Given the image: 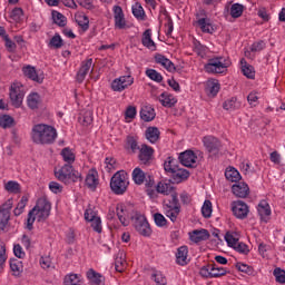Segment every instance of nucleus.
<instances>
[{
  "instance_id": "14",
  "label": "nucleus",
  "mask_w": 285,
  "mask_h": 285,
  "mask_svg": "<svg viewBox=\"0 0 285 285\" xmlns=\"http://www.w3.org/2000/svg\"><path fill=\"white\" fill-rule=\"evenodd\" d=\"M114 21L116 30H128V22L126 21V14H124V9L120 6H114Z\"/></svg>"
},
{
  "instance_id": "58",
  "label": "nucleus",
  "mask_w": 285,
  "mask_h": 285,
  "mask_svg": "<svg viewBox=\"0 0 285 285\" xmlns=\"http://www.w3.org/2000/svg\"><path fill=\"white\" fill-rule=\"evenodd\" d=\"M10 224V214H4L0 212V230H8Z\"/></svg>"
},
{
  "instance_id": "52",
  "label": "nucleus",
  "mask_w": 285,
  "mask_h": 285,
  "mask_svg": "<svg viewBox=\"0 0 285 285\" xmlns=\"http://www.w3.org/2000/svg\"><path fill=\"white\" fill-rule=\"evenodd\" d=\"M145 73L151 79V81H156L157 83H161V81H164L161 73L155 69H147Z\"/></svg>"
},
{
  "instance_id": "54",
  "label": "nucleus",
  "mask_w": 285,
  "mask_h": 285,
  "mask_svg": "<svg viewBox=\"0 0 285 285\" xmlns=\"http://www.w3.org/2000/svg\"><path fill=\"white\" fill-rule=\"evenodd\" d=\"M244 14V6L239 4V3H235L230 8V16L234 19H239V17Z\"/></svg>"
},
{
  "instance_id": "1",
  "label": "nucleus",
  "mask_w": 285,
  "mask_h": 285,
  "mask_svg": "<svg viewBox=\"0 0 285 285\" xmlns=\"http://www.w3.org/2000/svg\"><path fill=\"white\" fill-rule=\"evenodd\" d=\"M156 191L159 195H165L168 197L170 195L171 199H165L163 203L164 215L170 219V222H177V217L181 213V206H179V197L175 190L170 180H161L156 186Z\"/></svg>"
},
{
  "instance_id": "48",
  "label": "nucleus",
  "mask_w": 285,
  "mask_h": 285,
  "mask_svg": "<svg viewBox=\"0 0 285 285\" xmlns=\"http://www.w3.org/2000/svg\"><path fill=\"white\" fill-rule=\"evenodd\" d=\"M225 242L227 243L229 248H233L239 242V234L235 232H227L225 234Z\"/></svg>"
},
{
  "instance_id": "18",
  "label": "nucleus",
  "mask_w": 285,
  "mask_h": 285,
  "mask_svg": "<svg viewBox=\"0 0 285 285\" xmlns=\"http://www.w3.org/2000/svg\"><path fill=\"white\" fill-rule=\"evenodd\" d=\"M179 160L186 168H195L197 166V155L193 150H186L179 155Z\"/></svg>"
},
{
  "instance_id": "49",
  "label": "nucleus",
  "mask_w": 285,
  "mask_h": 285,
  "mask_svg": "<svg viewBox=\"0 0 285 285\" xmlns=\"http://www.w3.org/2000/svg\"><path fill=\"white\" fill-rule=\"evenodd\" d=\"M125 148H127V150H131V153L139 150V142L137 141V138H135V136H128L126 138Z\"/></svg>"
},
{
  "instance_id": "30",
  "label": "nucleus",
  "mask_w": 285,
  "mask_h": 285,
  "mask_svg": "<svg viewBox=\"0 0 285 285\" xmlns=\"http://www.w3.org/2000/svg\"><path fill=\"white\" fill-rule=\"evenodd\" d=\"M115 267L117 273H124L128 268V262H126V253L120 250L117 253L115 258Z\"/></svg>"
},
{
  "instance_id": "32",
  "label": "nucleus",
  "mask_w": 285,
  "mask_h": 285,
  "mask_svg": "<svg viewBox=\"0 0 285 285\" xmlns=\"http://www.w3.org/2000/svg\"><path fill=\"white\" fill-rule=\"evenodd\" d=\"M145 137L150 144H157L159 137H161V131L157 127H148L145 131Z\"/></svg>"
},
{
  "instance_id": "29",
  "label": "nucleus",
  "mask_w": 285,
  "mask_h": 285,
  "mask_svg": "<svg viewBox=\"0 0 285 285\" xmlns=\"http://www.w3.org/2000/svg\"><path fill=\"white\" fill-rule=\"evenodd\" d=\"M158 101H160L164 108H173L177 104V97L165 91L158 97Z\"/></svg>"
},
{
  "instance_id": "56",
  "label": "nucleus",
  "mask_w": 285,
  "mask_h": 285,
  "mask_svg": "<svg viewBox=\"0 0 285 285\" xmlns=\"http://www.w3.org/2000/svg\"><path fill=\"white\" fill-rule=\"evenodd\" d=\"M11 272L13 273L14 277H19L21 273H23V266H21V262L13 261L10 263Z\"/></svg>"
},
{
  "instance_id": "64",
  "label": "nucleus",
  "mask_w": 285,
  "mask_h": 285,
  "mask_svg": "<svg viewBox=\"0 0 285 285\" xmlns=\"http://www.w3.org/2000/svg\"><path fill=\"white\" fill-rule=\"evenodd\" d=\"M51 48L59 49L61 46H63V40L61 39V36L55 35L50 40Z\"/></svg>"
},
{
  "instance_id": "36",
  "label": "nucleus",
  "mask_w": 285,
  "mask_h": 285,
  "mask_svg": "<svg viewBox=\"0 0 285 285\" xmlns=\"http://www.w3.org/2000/svg\"><path fill=\"white\" fill-rule=\"evenodd\" d=\"M75 19L82 32H86L90 28V19H88V16H85L83 12H77Z\"/></svg>"
},
{
  "instance_id": "43",
  "label": "nucleus",
  "mask_w": 285,
  "mask_h": 285,
  "mask_svg": "<svg viewBox=\"0 0 285 285\" xmlns=\"http://www.w3.org/2000/svg\"><path fill=\"white\" fill-rule=\"evenodd\" d=\"M242 72L247 79H255V69L253 66L247 65L245 59L240 60Z\"/></svg>"
},
{
  "instance_id": "9",
  "label": "nucleus",
  "mask_w": 285,
  "mask_h": 285,
  "mask_svg": "<svg viewBox=\"0 0 285 285\" xmlns=\"http://www.w3.org/2000/svg\"><path fill=\"white\" fill-rule=\"evenodd\" d=\"M23 97H26L23 85L19 81L11 83L9 88V99L13 108H21L23 104Z\"/></svg>"
},
{
  "instance_id": "10",
  "label": "nucleus",
  "mask_w": 285,
  "mask_h": 285,
  "mask_svg": "<svg viewBox=\"0 0 285 285\" xmlns=\"http://www.w3.org/2000/svg\"><path fill=\"white\" fill-rule=\"evenodd\" d=\"M85 219L86 222L91 223V228L95 233H101L104 230V226L101 225V216H99V210L97 207L89 205L85 210Z\"/></svg>"
},
{
  "instance_id": "57",
  "label": "nucleus",
  "mask_w": 285,
  "mask_h": 285,
  "mask_svg": "<svg viewBox=\"0 0 285 285\" xmlns=\"http://www.w3.org/2000/svg\"><path fill=\"white\" fill-rule=\"evenodd\" d=\"M151 279L155 281L156 285H166L167 284V279L166 276H164V274L161 272H154L151 274Z\"/></svg>"
},
{
  "instance_id": "62",
  "label": "nucleus",
  "mask_w": 285,
  "mask_h": 285,
  "mask_svg": "<svg viewBox=\"0 0 285 285\" xmlns=\"http://www.w3.org/2000/svg\"><path fill=\"white\" fill-rule=\"evenodd\" d=\"M273 275L278 284H285V271L284 269L277 267L274 269Z\"/></svg>"
},
{
  "instance_id": "27",
  "label": "nucleus",
  "mask_w": 285,
  "mask_h": 285,
  "mask_svg": "<svg viewBox=\"0 0 285 285\" xmlns=\"http://www.w3.org/2000/svg\"><path fill=\"white\" fill-rule=\"evenodd\" d=\"M87 279L91 285H106V277L95 269H89L86 273Z\"/></svg>"
},
{
  "instance_id": "7",
  "label": "nucleus",
  "mask_w": 285,
  "mask_h": 285,
  "mask_svg": "<svg viewBox=\"0 0 285 285\" xmlns=\"http://www.w3.org/2000/svg\"><path fill=\"white\" fill-rule=\"evenodd\" d=\"M199 275L205 279H215L228 275V269L219 267L217 264L212 263L203 266L199 271Z\"/></svg>"
},
{
  "instance_id": "34",
  "label": "nucleus",
  "mask_w": 285,
  "mask_h": 285,
  "mask_svg": "<svg viewBox=\"0 0 285 285\" xmlns=\"http://www.w3.org/2000/svg\"><path fill=\"white\" fill-rule=\"evenodd\" d=\"M190 177V173L184 168L178 167L173 174L171 179L175 184H181V181H186Z\"/></svg>"
},
{
  "instance_id": "55",
  "label": "nucleus",
  "mask_w": 285,
  "mask_h": 285,
  "mask_svg": "<svg viewBox=\"0 0 285 285\" xmlns=\"http://www.w3.org/2000/svg\"><path fill=\"white\" fill-rule=\"evenodd\" d=\"M154 220L156 226H158L159 228H165V226H168V219H166V217L163 214H154Z\"/></svg>"
},
{
  "instance_id": "12",
  "label": "nucleus",
  "mask_w": 285,
  "mask_h": 285,
  "mask_svg": "<svg viewBox=\"0 0 285 285\" xmlns=\"http://www.w3.org/2000/svg\"><path fill=\"white\" fill-rule=\"evenodd\" d=\"M132 83H135V77L126 75L115 78L110 83V88L114 92H124V90H128Z\"/></svg>"
},
{
  "instance_id": "35",
  "label": "nucleus",
  "mask_w": 285,
  "mask_h": 285,
  "mask_svg": "<svg viewBox=\"0 0 285 285\" xmlns=\"http://www.w3.org/2000/svg\"><path fill=\"white\" fill-rule=\"evenodd\" d=\"M60 156L62 157V161H65V165H69L72 166L75 159H77V155L75 154V151L69 148V147H65L61 153Z\"/></svg>"
},
{
  "instance_id": "15",
  "label": "nucleus",
  "mask_w": 285,
  "mask_h": 285,
  "mask_svg": "<svg viewBox=\"0 0 285 285\" xmlns=\"http://www.w3.org/2000/svg\"><path fill=\"white\" fill-rule=\"evenodd\" d=\"M232 212L237 219H246L248 217V213H250V209L243 200H234L232 203Z\"/></svg>"
},
{
  "instance_id": "4",
  "label": "nucleus",
  "mask_w": 285,
  "mask_h": 285,
  "mask_svg": "<svg viewBox=\"0 0 285 285\" xmlns=\"http://www.w3.org/2000/svg\"><path fill=\"white\" fill-rule=\"evenodd\" d=\"M55 177L62 184H72V181H79L81 174L75 170L71 165H63L62 167L55 170Z\"/></svg>"
},
{
  "instance_id": "42",
  "label": "nucleus",
  "mask_w": 285,
  "mask_h": 285,
  "mask_svg": "<svg viewBox=\"0 0 285 285\" xmlns=\"http://www.w3.org/2000/svg\"><path fill=\"white\" fill-rule=\"evenodd\" d=\"M27 104L31 110H36L41 104V97L37 92L30 94L27 98Z\"/></svg>"
},
{
  "instance_id": "38",
  "label": "nucleus",
  "mask_w": 285,
  "mask_h": 285,
  "mask_svg": "<svg viewBox=\"0 0 285 285\" xmlns=\"http://www.w3.org/2000/svg\"><path fill=\"white\" fill-rule=\"evenodd\" d=\"M155 117H156L155 109L151 106L141 107L140 119H142V121H153Z\"/></svg>"
},
{
  "instance_id": "39",
  "label": "nucleus",
  "mask_w": 285,
  "mask_h": 285,
  "mask_svg": "<svg viewBox=\"0 0 285 285\" xmlns=\"http://www.w3.org/2000/svg\"><path fill=\"white\" fill-rule=\"evenodd\" d=\"M223 108L224 110H230V111L239 110V108H242V102L237 100L236 97H233L225 100V102L223 104Z\"/></svg>"
},
{
  "instance_id": "31",
  "label": "nucleus",
  "mask_w": 285,
  "mask_h": 285,
  "mask_svg": "<svg viewBox=\"0 0 285 285\" xmlns=\"http://www.w3.org/2000/svg\"><path fill=\"white\" fill-rule=\"evenodd\" d=\"M219 88V80L209 79L206 83L205 92L208 97H217Z\"/></svg>"
},
{
  "instance_id": "47",
  "label": "nucleus",
  "mask_w": 285,
  "mask_h": 285,
  "mask_svg": "<svg viewBox=\"0 0 285 285\" xmlns=\"http://www.w3.org/2000/svg\"><path fill=\"white\" fill-rule=\"evenodd\" d=\"M29 198L28 196H22L17 207L13 209V215L19 217V215H23V210H26V206H28Z\"/></svg>"
},
{
  "instance_id": "20",
  "label": "nucleus",
  "mask_w": 285,
  "mask_h": 285,
  "mask_svg": "<svg viewBox=\"0 0 285 285\" xmlns=\"http://www.w3.org/2000/svg\"><path fill=\"white\" fill-rule=\"evenodd\" d=\"M257 213L261 217V222H264L265 224H268L271 220V205L266 200H261L258 206H257Z\"/></svg>"
},
{
  "instance_id": "45",
  "label": "nucleus",
  "mask_w": 285,
  "mask_h": 285,
  "mask_svg": "<svg viewBox=\"0 0 285 285\" xmlns=\"http://www.w3.org/2000/svg\"><path fill=\"white\" fill-rule=\"evenodd\" d=\"M4 189L7 190V193L19 195V193H21V185L18 181L9 180L4 184Z\"/></svg>"
},
{
  "instance_id": "5",
  "label": "nucleus",
  "mask_w": 285,
  "mask_h": 285,
  "mask_svg": "<svg viewBox=\"0 0 285 285\" xmlns=\"http://www.w3.org/2000/svg\"><path fill=\"white\" fill-rule=\"evenodd\" d=\"M128 186H130V181H128V174L126 171H117L111 177L110 188L115 195H124L128 190Z\"/></svg>"
},
{
  "instance_id": "46",
  "label": "nucleus",
  "mask_w": 285,
  "mask_h": 285,
  "mask_svg": "<svg viewBox=\"0 0 285 285\" xmlns=\"http://www.w3.org/2000/svg\"><path fill=\"white\" fill-rule=\"evenodd\" d=\"M65 285H81V275L78 274H67L63 279Z\"/></svg>"
},
{
  "instance_id": "8",
  "label": "nucleus",
  "mask_w": 285,
  "mask_h": 285,
  "mask_svg": "<svg viewBox=\"0 0 285 285\" xmlns=\"http://www.w3.org/2000/svg\"><path fill=\"white\" fill-rule=\"evenodd\" d=\"M195 28H199L205 35H213L215 28L213 22L208 18V13L204 9H199L196 12V20L194 21Z\"/></svg>"
},
{
  "instance_id": "16",
  "label": "nucleus",
  "mask_w": 285,
  "mask_h": 285,
  "mask_svg": "<svg viewBox=\"0 0 285 285\" xmlns=\"http://www.w3.org/2000/svg\"><path fill=\"white\" fill-rule=\"evenodd\" d=\"M203 144L210 155H218L222 149V141L214 136H205L203 138Z\"/></svg>"
},
{
  "instance_id": "19",
  "label": "nucleus",
  "mask_w": 285,
  "mask_h": 285,
  "mask_svg": "<svg viewBox=\"0 0 285 285\" xmlns=\"http://www.w3.org/2000/svg\"><path fill=\"white\" fill-rule=\"evenodd\" d=\"M232 193L239 199H246V197L250 195V187H248V184L244 181L236 183L232 186Z\"/></svg>"
},
{
  "instance_id": "13",
  "label": "nucleus",
  "mask_w": 285,
  "mask_h": 285,
  "mask_svg": "<svg viewBox=\"0 0 285 285\" xmlns=\"http://www.w3.org/2000/svg\"><path fill=\"white\" fill-rule=\"evenodd\" d=\"M132 213V207L126 203H118L116 206L117 217L124 226L130 224V214Z\"/></svg>"
},
{
  "instance_id": "17",
  "label": "nucleus",
  "mask_w": 285,
  "mask_h": 285,
  "mask_svg": "<svg viewBox=\"0 0 285 285\" xmlns=\"http://www.w3.org/2000/svg\"><path fill=\"white\" fill-rule=\"evenodd\" d=\"M90 70H92V58H87L80 65V68L76 75V81H78V83H83Z\"/></svg>"
},
{
  "instance_id": "37",
  "label": "nucleus",
  "mask_w": 285,
  "mask_h": 285,
  "mask_svg": "<svg viewBox=\"0 0 285 285\" xmlns=\"http://www.w3.org/2000/svg\"><path fill=\"white\" fill-rule=\"evenodd\" d=\"M131 178L136 186H141L146 181V173L141 168L136 167L131 173Z\"/></svg>"
},
{
  "instance_id": "50",
  "label": "nucleus",
  "mask_w": 285,
  "mask_h": 285,
  "mask_svg": "<svg viewBox=\"0 0 285 285\" xmlns=\"http://www.w3.org/2000/svg\"><path fill=\"white\" fill-rule=\"evenodd\" d=\"M9 17L14 23H21V21H23V9L19 7L13 8Z\"/></svg>"
},
{
  "instance_id": "44",
  "label": "nucleus",
  "mask_w": 285,
  "mask_h": 285,
  "mask_svg": "<svg viewBox=\"0 0 285 285\" xmlns=\"http://www.w3.org/2000/svg\"><path fill=\"white\" fill-rule=\"evenodd\" d=\"M225 177L228 181H239L242 179V175H239V171L235 169L234 167H229L225 171Z\"/></svg>"
},
{
  "instance_id": "53",
  "label": "nucleus",
  "mask_w": 285,
  "mask_h": 285,
  "mask_svg": "<svg viewBox=\"0 0 285 285\" xmlns=\"http://www.w3.org/2000/svg\"><path fill=\"white\" fill-rule=\"evenodd\" d=\"M52 19H53V22L57 24V26H60L61 28H63V26H66L67 23V19L65 18V16L62 13H60L59 11H53L52 12Z\"/></svg>"
},
{
  "instance_id": "21",
  "label": "nucleus",
  "mask_w": 285,
  "mask_h": 285,
  "mask_svg": "<svg viewBox=\"0 0 285 285\" xmlns=\"http://www.w3.org/2000/svg\"><path fill=\"white\" fill-rule=\"evenodd\" d=\"M155 155V149L148 145H141L139 148L138 159L141 164H148L153 160V156Z\"/></svg>"
},
{
  "instance_id": "59",
  "label": "nucleus",
  "mask_w": 285,
  "mask_h": 285,
  "mask_svg": "<svg viewBox=\"0 0 285 285\" xmlns=\"http://www.w3.org/2000/svg\"><path fill=\"white\" fill-rule=\"evenodd\" d=\"M135 117H137V107L128 106L125 111L126 121L130 122V121H132V119H135Z\"/></svg>"
},
{
  "instance_id": "63",
  "label": "nucleus",
  "mask_w": 285,
  "mask_h": 285,
  "mask_svg": "<svg viewBox=\"0 0 285 285\" xmlns=\"http://www.w3.org/2000/svg\"><path fill=\"white\" fill-rule=\"evenodd\" d=\"M194 52L198 55V57H206V47L195 41L193 47Z\"/></svg>"
},
{
  "instance_id": "25",
  "label": "nucleus",
  "mask_w": 285,
  "mask_h": 285,
  "mask_svg": "<svg viewBox=\"0 0 285 285\" xmlns=\"http://www.w3.org/2000/svg\"><path fill=\"white\" fill-rule=\"evenodd\" d=\"M159 19H160V23H164L165 21L166 37H170L173 35L174 24H173V19L170 18V14H168V11L166 10L160 11Z\"/></svg>"
},
{
  "instance_id": "33",
  "label": "nucleus",
  "mask_w": 285,
  "mask_h": 285,
  "mask_svg": "<svg viewBox=\"0 0 285 285\" xmlns=\"http://www.w3.org/2000/svg\"><path fill=\"white\" fill-rule=\"evenodd\" d=\"M155 61L156 63H159V66H163L165 70H168V72H175V63L170 61V59L166 58L163 55H156L155 56Z\"/></svg>"
},
{
  "instance_id": "2",
  "label": "nucleus",
  "mask_w": 285,
  "mask_h": 285,
  "mask_svg": "<svg viewBox=\"0 0 285 285\" xmlns=\"http://www.w3.org/2000/svg\"><path fill=\"white\" fill-rule=\"evenodd\" d=\"M31 141L38 146H52L57 141L59 134L57 128L48 124H37L31 129Z\"/></svg>"
},
{
  "instance_id": "11",
  "label": "nucleus",
  "mask_w": 285,
  "mask_h": 285,
  "mask_svg": "<svg viewBox=\"0 0 285 285\" xmlns=\"http://www.w3.org/2000/svg\"><path fill=\"white\" fill-rule=\"evenodd\" d=\"M134 226L142 237H150L153 235V228L144 214H136L134 217Z\"/></svg>"
},
{
  "instance_id": "23",
  "label": "nucleus",
  "mask_w": 285,
  "mask_h": 285,
  "mask_svg": "<svg viewBox=\"0 0 285 285\" xmlns=\"http://www.w3.org/2000/svg\"><path fill=\"white\" fill-rule=\"evenodd\" d=\"M22 72L24 77H28V79H31V81H37V83L43 82V73L37 72V69L30 65L23 67Z\"/></svg>"
},
{
  "instance_id": "6",
  "label": "nucleus",
  "mask_w": 285,
  "mask_h": 285,
  "mask_svg": "<svg viewBox=\"0 0 285 285\" xmlns=\"http://www.w3.org/2000/svg\"><path fill=\"white\" fill-rule=\"evenodd\" d=\"M229 66L230 59L224 57H214L210 58L205 65V70L209 75H222V72H224L226 68H229Z\"/></svg>"
},
{
  "instance_id": "41",
  "label": "nucleus",
  "mask_w": 285,
  "mask_h": 285,
  "mask_svg": "<svg viewBox=\"0 0 285 285\" xmlns=\"http://www.w3.org/2000/svg\"><path fill=\"white\" fill-rule=\"evenodd\" d=\"M179 167V161L173 157H168L165 160L164 168L166 173H169V175H173L175 170Z\"/></svg>"
},
{
  "instance_id": "40",
  "label": "nucleus",
  "mask_w": 285,
  "mask_h": 285,
  "mask_svg": "<svg viewBox=\"0 0 285 285\" xmlns=\"http://www.w3.org/2000/svg\"><path fill=\"white\" fill-rule=\"evenodd\" d=\"M131 12L134 17L138 19V21L146 20V11L144 10V7H141V3L135 2V4L131 7Z\"/></svg>"
},
{
  "instance_id": "28",
  "label": "nucleus",
  "mask_w": 285,
  "mask_h": 285,
  "mask_svg": "<svg viewBox=\"0 0 285 285\" xmlns=\"http://www.w3.org/2000/svg\"><path fill=\"white\" fill-rule=\"evenodd\" d=\"M189 262L190 258H188V246L178 247L176 253V263L178 266H187Z\"/></svg>"
},
{
  "instance_id": "60",
  "label": "nucleus",
  "mask_w": 285,
  "mask_h": 285,
  "mask_svg": "<svg viewBox=\"0 0 285 285\" xmlns=\"http://www.w3.org/2000/svg\"><path fill=\"white\" fill-rule=\"evenodd\" d=\"M236 253H240L242 255H248L250 253V249L248 248V245L246 243L237 242L235 246L233 247Z\"/></svg>"
},
{
  "instance_id": "26",
  "label": "nucleus",
  "mask_w": 285,
  "mask_h": 285,
  "mask_svg": "<svg viewBox=\"0 0 285 285\" xmlns=\"http://www.w3.org/2000/svg\"><path fill=\"white\" fill-rule=\"evenodd\" d=\"M141 43L145 48L148 50H151V52H155L157 50V45L153 40V30L146 29L142 33Z\"/></svg>"
},
{
  "instance_id": "51",
  "label": "nucleus",
  "mask_w": 285,
  "mask_h": 285,
  "mask_svg": "<svg viewBox=\"0 0 285 285\" xmlns=\"http://www.w3.org/2000/svg\"><path fill=\"white\" fill-rule=\"evenodd\" d=\"M14 126V118L10 115L0 116V128H12Z\"/></svg>"
},
{
  "instance_id": "22",
  "label": "nucleus",
  "mask_w": 285,
  "mask_h": 285,
  "mask_svg": "<svg viewBox=\"0 0 285 285\" xmlns=\"http://www.w3.org/2000/svg\"><path fill=\"white\" fill-rule=\"evenodd\" d=\"M189 239L194 244H199L200 242L210 239V233L207 229H195L189 233Z\"/></svg>"
},
{
  "instance_id": "61",
  "label": "nucleus",
  "mask_w": 285,
  "mask_h": 285,
  "mask_svg": "<svg viewBox=\"0 0 285 285\" xmlns=\"http://www.w3.org/2000/svg\"><path fill=\"white\" fill-rule=\"evenodd\" d=\"M203 217H210L213 215V203L210 200H205L202 207Z\"/></svg>"
},
{
  "instance_id": "3",
  "label": "nucleus",
  "mask_w": 285,
  "mask_h": 285,
  "mask_svg": "<svg viewBox=\"0 0 285 285\" xmlns=\"http://www.w3.org/2000/svg\"><path fill=\"white\" fill-rule=\"evenodd\" d=\"M50 210H52L50 200L46 197H40L36 206L28 213L26 223L27 230H32L35 222H46V219L50 217Z\"/></svg>"
},
{
  "instance_id": "24",
  "label": "nucleus",
  "mask_w": 285,
  "mask_h": 285,
  "mask_svg": "<svg viewBox=\"0 0 285 285\" xmlns=\"http://www.w3.org/2000/svg\"><path fill=\"white\" fill-rule=\"evenodd\" d=\"M85 181L86 186L90 188V190H96L97 186H99V173L97 169H89Z\"/></svg>"
}]
</instances>
